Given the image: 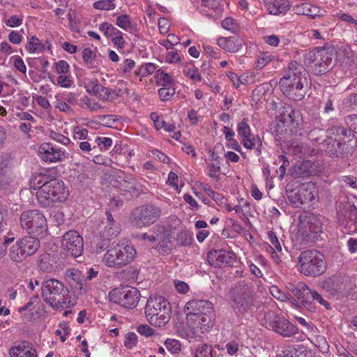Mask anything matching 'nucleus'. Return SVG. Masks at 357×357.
I'll return each instance as SVG.
<instances>
[{
    "mask_svg": "<svg viewBox=\"0 0 357 357\" xmlns=\"http://www.w3.org/2000/svg\"><path fill=\"white\" fill-rule=\"evenodd\" d=\"M309 75L304 67L295 61L289 63L286 74L280 79L279 86L289 99L302 100L310 86Z\"/></svg>",
    "mask_w": 357,
    "mask_h": 357,
    "instance_id": "obj_1",
    "label": "nucleus"
},
{
    "mask_svg": "<svg viewBox=\"0 0 357 357\" xmlns=\"http://www.w3.org/2000/svg\"><path fill=\"white\" fill-rule=\"evenodd\" d=\"M187 324L193 329L207 330L213 325L214 310L206 300H190L185 306Z\"/></svg>",
    "mask_w": 357,
    "mask_h": 357,
    "instance_id": "obj_2",
    "label": "nucleus"
},
{
    "mask_svg": "<svg viewBox=\"0 0 357 357\" xmlns=\"http://www.w3.org/2000/svg\"><path fill=\"white\" fill-rule=\"evenodd\" d=\"M40 290L44 301L54 309L61 310L71 306L68 289L61 281L54 278L45 279L41 284Z\"/></svg>",
    "mask_w": 357,
    "mask_h": 357,
    "instance_id": "obj_3",
    "label": "nucleus"
},
{
    "mask_svg": "<svg viewBox=\"0 0 357 357\" xmlns=\"http://www.w3.org/2000/svg\"><path fill=\"white\" fill-rule=\"evenodd\" d=\"M230 298L236 314L245 315L250 312L255 305L256 295L254 286L245 281L239 282L231 289Z\"/></svg>",
    "mask_w": 357,
    "mask_h": 357,
    "instance_id": "obj_4",
    "label": "nucleus"
},
{
    "mask_svg": "<svg viewBox=\"0 0 357 357\" xmlns=\"http://www.w3.org/2000/svg\"><path fill=\"white\" fill-rule=\"evenodd\" d=\"M145 314L151 325L156 327L164 326L169 321L172 316L171 305L162 296H151L145 307Z\"/></svg>",
    "mask_w": 357,
    "mask_h": 357,
    "instance_id": "obj_5",
    "label": "nucleus"
},
{
    "mask_svg": "<svg viewBox=\"0 0 357 357\" xmlns=\"http://www.w3.org/2000/svg\"><path fill=\"white\" fill-rule=\"evenodd\" d=\"M136 255L133 245L113 242L104 255L102 261L110 268H121L134 261Z\"/></svg>",
    "mask_w": 357,
    "mask_h": 357,
    "instance_id": "obj_6",
    "label": "nucleus"
},
{
    "mask_svg": "<svg viewBox=\"0 0 357 357\" xmlns=\"http://www.w3.org/2000/svg\"><path fill=\"white\" fill-rule=\"evenodd\" d=\"M69 196V190L64 182L54 178L36 192L38 204L42 207H51L56 202H63Z\"/></svg>",
    "mask_w": 357,
    "mask_h": 357,
    "instance_id": "obj_7",
    "label": "nucleus"
},
{
    "mask_svg": "<svg viewBox=\"0 0 357 357\" xmlns=\"http://www.w3.org/2000/svg\"><path fill=\"white\" fill-rule=\"evenodd\" d=\"M298 264L300 273L308 277H318L326 270L324 256L317 250L301 252L298 257Z\"/></svg>",
    "mask_w": 357,
    "mask_h": 357,
    "instance_id": "obj_8",
    "label": "nucleus"
},
{
    "mask_svg": "<svg viewBox=\"0 0 357 357\" xmlns=\"http://www.w3.org/2000/svg\"><path fill=\"white\" fill-rule=\"evenodd\" d=\"M332 50L330 48L316 47L304 55V63L314 75L326 74L331 68Z\"/></svg>",
    "mask_w": 357,
    "mask_h": 357,
    "instance_id": "obj_9",
    "label": "nucleus"
},
{
    "mask_svg": "<svg viewBox=\"0 0 357 357\" xmlns=\"http://www.w3.org/2000/svg\"><path fill=\"white\" fill-rule=\"evenodd\" d=\"M40 247V241L35 237L27 236L19 238L9 250V257L15 262H22L26 257L33 255Z\"/></svg>",
    "mask_w": 357,
    "mask_h": 357,
    "instance_id": "obj_10",
    "label": "nucleus"
},
{
    "mask_svg": "<svg viewBox=\"0 0 357 357\" xmlns=\"http://www.w3.org/2000/svg\"><path fill=\"white\" fill-rule=\"evenodd\" d=\"M20 222L21 227L29 234L39 236L47 232V220L44 215L37 209L23 211L20 215Z\"/></svg>",
    "mask_w": 357,
    "mask_h": 357,
    "instance_id": "obj_11",
    "label": "nucleus"
},
{
    "mask_svg": "<svg viewBox=\"0 0 357 357\" xmlns=\"http://www.w3.org/2000/svg\"><path fill=\"white\" fill-rule=\"evenodd\" d=\"M161 215L160 208L153 204H144L136 208L132 213L130 222L137 229L155 223Z\"/></svg>",
    "mask_w": 357,
    "mask_h": 357,
    "instance_id": "obj_12",
    "label": "nucleus"
},
{
    "mask_svg": "<svg viewBox=\"0 0 357 357\" xmlns=\"http://www.w3.org/2000/svg\"><path fill=\"white\" fill-rule=\"evenodd\" d=\"M140 296L139 291L137 288L132 287L114 289L109 293L110 301L128 309L134 308L137 306Z\"/></svg>",
    "mask_w": 357,
    "mask_h": 357,
    "instance_id": "obj_13",
    "label": "nucleus"
},
{
    "mask_svg": "<svg viewBox=\"0 0 357 357\" xmlns=\"http://www.w3.org/2000/svg\"><path fill=\"white\" fill-rule=\"evenodd\" d=\"M337 220L349 234L357 231V208L351 202L341 203L337 207Z\"/></svg>",
    "mask_w": 357,
    "mask_h": 357,
    "instance_id": "obj_14",
    "label": "nucleus"
},
{
    "mask_svg": "<svg viewBox=\"0 0 357 357\" xmlns=\"http://www.w3.org/2000/svg\"><path fill=\"white\" fill-rule=\"evenodd\" d=\"M265 318L268 326L283 337H290L298 333V328L295 325L274 312H268Z\"/></svg>",
    "mask_w": 357,
    "mask_h": 357,
    "instance_id": "obj_15",
    "label": "nucleus"
},
{
    "mask_svg": "<svg viewBox=\"0 0 357 357\" xmlns=\"http://www.w3.org/2000/svg\"><path fill=\"white\" fill-rule=\"evenodd\" d=\"M207 261L215 268L232 266L236 263V255L232 251L226 250H211L207 254Z\"/></svg>",
    "mask_w": 357,
    "mask_h": 357,
    "instance_id": "obj_16",
    "label": "nucleus"
},
{
    "mask_svg": "<svg viewBox=\"0 0 357 357\" xmlns=\"http://www.w3.org/2000/svg\"><path fill=\"white\" fill-rule=\"evenodd\" d=\"M62 246L73 257H78L84 250L83 238L77 231L70 230L63 236Z\"/></svg>",
    "mask_w": 357,
    "mask_h": 357,
    "instance_id": "obj_17",
    "label": "nucleus"
},
{
    "mask_svg": "<svg viewBox=\"0 0 357 357\" xmlns=\"http://www.w3.org/2000/svg\"><path fill=\"white\" fill-rule=\"evenodd\" d=\"M298 231L305 236L310 234H318L322 231L323 224L320 218L313 213L299 216L298 225Z\"/></svg>",
    "mask_w": 357,
    "mask_h": 357,
    "instance_id": "obj_18",
    "label": "nucleus"
},
{
    "mask_svg": "<svg viewBox=\"0 0 357 357\" xmlns=\"http://www.w3.org/2000/svg\"><path fill=\"white\" fill-rule=\"evenodd\" d=\"M151 231H154L155 241H158V250L160 253L169 252L172 250V230L160 225H155Z\"/></svg>",
    "mask_w": 357,
    "mask_h": 357,
    "instance_id": "obj_19",
    "label": "nucleus"
},
{
    "mask_svg": "<svg viewBox=\"0 0 357 357\" xmlns=\"http://www.w3.org/2000/svg\"><path fill=\"white\" fill-rule=\"evenodd\" d=\"M287 289L291 292L305 307H310L312 291L304 282H294L287 284Z\"/></svg>",
    "mask_w": 357,
    "mask_h": 357,
    "instance_id": "obj_20",
    "label": "nucleus"
},
{
    "mask_svg": "<svg viewBox=\"0 0 357 357\" xmlns=\"http://www.w3.org/2000/svg\"><path fill=\"white\" fill-rule=\"evenodd\" d=\"M289 202L296 207L307 204L314 198L313 191L309 185H303L300 188L291 190L287 195Z\"/></svg>",
    "mask_w": 357,
    "mask_h": 357,
    "instance_id": "obj_21",
    "label": "nucleus"
},
{
    "mask_svg": "<svg viewBox=\"0 0 357 357\" xmlns=\"http://www.w3.org/2000/svg\"><path fill=\"white\" fill-rule=\"evenodd\" d=\"M103 227L100 230V238L109 240L118 236L121 231V227L115 221L109 212L106 213V220L102 222Z\"/></svg>",
    "mask_w": 357,
    "mask_h": 357,
    "instance_id": "obj_22",
    "label": "nucleus"
},
{
    "mask_svg": "<svg viewBox=\"0 0 357 357\" xmlns=\"http://www.w3.org/2000/svg\"><path fill=\"white\" fill-rule=\"evenodd\" d=\"M39 153L43 160L48 162L62 161L65 158V153L56 149L50 144H43L39 148Z\"/></svg>",
    "mask_w": 357,
    "mask_h": 357,
    "instance_id": "obj_23",
    "label": "nucleus"
},
{
    "mask_svg": "<svg viewBox=\"0 0 357 357\" xmlns=\"http://www.w3.org/2000/svg\"><path fill=\"white\" fill-rule=\"evenodd\" d=\"M66 275L71 286H74L75 288L79 289L82 294H86L88 291L89 287L86 284V279H85V275L82 274V271L78 269L68 270Z\"/></svg>",
    "mask_w": 357,
    "mask_h": 357,
    "instance_id": "obj_24",
    "label": "nucleus"
},
{
    "mask_svg": "<svg viewBox=\"0 0 357 357\" xmlns=\"http://www.w3.org/2000/svg\"><path fill=\"white\" fill-rule=\"evenodd\" d=\"M10 357H37L36 349L30 343L23 341L9 349Z\"/></svg>",
    "mask_w": 357,
    "mask_h": 357,
    "instance_id": "obj_25",
    "label": "nucleus"
},
{
    "mask_svg": "<svg viewBox=\"0 0 357 357\" xmlns=\"http://www.w3.org/2000/svg\"><path fill=\"white\" fill-rule=\"evenodd\" d=\"M218 45L229 52H237L243 45V40L238 36L221 37L218 39Z\"/></svg>",
    "mask_w": 357,
    "mask_h": 357,
    "instance_id": "obj_26",
    "label": "nucleus"
},
{
    "mask_svg": "<svg viewBox=\"0 0 357 357\" xmlns=\"http://www.w3.org/2000/svg\"><path fill=\"white\" fill-rule=\"evenodd\" d=\"M13 173L8 161L0 160V190H7L13 182Z\"/></svg>",
    "mask_w": 357,
    "mask_h": 357,
    "instance_id": "obj_27",
    "label": "nucleus"
},
{
    "mask_svg": "<svg viewBox=\"0 0 357 357\" xmlns=\"http://www.w3.org/2000/svg\"><path fill=\"white\" fill-rule=\"evenodd\" d=\"M300 121V112L296 111L290 105L283 107V109L280 116V121L284 126H291L294 127V124L298 125Z\"/></svg>",
    "mask_w": 357,
    "mask_h": 357,
    "instance_id": "obj_28",
    "label": "nucleus"
},
{
    "mask_svg": "<svg viewBox=\"0 0 357 357\" xmlns=\"http://www.w3.org/2000/svg\"><path fill=\"white\" fill-rule=\"evenodd\" d=\"M265 5L269 13L274 15L285 14L290 9V5L287 0L267 1Z\"/></svg>",
    "mask_w": 357,
    "mask_h": 357,
    "instance_id": "obj_29",
    "label": "nucleus"
},
{
    "mask_svg": "<svg viewBox=\"0 0 357 357\" xmlns=\"http://www.w3.org/2000/svg\"><path fill=\"white\" fill-rule=\"evenodd\" d=\"M320 9L309 3H303L296 7V13L298 15H303L314 19L316 17L321 16Z\"/></svg>",
    "mask_w": 357,
    "mask_h": 357,
    "instance_id": "obj_30",
    "label": "nucleus"
},
{
    "mask_svg": "<svg viewBox=\"0 0 357 357\" xmlns=\"http://www.w3.org/2000/svg\"><path fill=\"white\" fill-rule=\"evenodd\" d=\"M312 163L310 160H305L294 167V176L296 178H307L312 174Z\"/></svg>",
    "mask_w": 357,
    "mask_h": 357,
    "instance_id": "obj_31",
    "label": "nucleus"
},
{
    "mask_svg": "<svg viewBox=\"0 0 357 357\" xmlns=\"http://www.w3.org/2000/svg\"><path fill=\"white\" fill-rule=\"evenodd\" d=\"M345 142L337 141L336 138L329 139L326 151L331 156L340 157L344 154Z\"/></svg>",
    "mask_w": 357,
    "mask_h": 357,
    "instance_id": "obj_32",
    "label": "nucleus"
},
{
    "mask_svg": "<svg viewBox=\"0 0 357 357\" xmlns=\"http://www.w3.org/2000/svg\"><path fill=\"white\" fill-rule=\"evenodd\" d=\"M312 151L304 143L291 142L289 144V152L300 158L311 155Z\"/></svg>",
    "mask_w": 357,
    "mask_h": 357,
    "instance_id": "obj_33",
    "label": "nucleus"
},
{
    "mask_svg": "<svg viewBox=\"0 0 357 357\" xmlns=\"http://www.w3.org/2000/svg\"><path fill=\"white\" fill-rule=\"evenodd\" d=\"M51 179L52 178L48 174H37L31 177L30 185L32 188L38 190L37 192H40L42 188L45 187L46 184H49Z\"/></svg>",
    "mask_w": 357,
    "mask_h": 357,
    "instance_id": "obj_34",
    "label": "nucleus"
},
{
    "mask_svg": "<svg viewBox=\"0 0 357 357\" xmlns=\"http://www.w3.org/2000/svg\"><path fill=\"white\" fill-rule=\"evenodd\" d=\"M93 96L98 97L100 100L107 101L109 100L114 99V97L118 96L119 94L116 93L115 90H110L99 84L96 86V92Z\"/></svg>",
    "mask_w": 357,
    "mask_h": 357,
    "instance_id": "obj_35",
    "label": "nucleus"
},
{
    "mask_svg": "<svg viewBox=\"0 0 357 357\" xmlns=\"http://www.w3.org/2000/svg\"><path fill=\"white\" fill-rule=\"evenodd\" d=\"M328 132L331 137H334L337 141L344 140L345 138L351 135V130L341 126H333L328 129ZM333 138V137H331Z\"/></svg>",
    "mask_w": 357,
    "mask_h": 357,
    "instance_id": "obj_36",
    "label": "nucleus"
},
{
    "mask_svg": "<svg viewBox=\"0 0 357 357\" xmlns=\"http://www.w3.org/2000/svg\"><path fill=\"white\" fill-rule=\"evenodd\" d=\"M243 144L248 149H255L256 155L259 156L261 153L262 142L257 137H248L243 138Z\"/></svg>",
    "mask_w": 357,
    "mask_h": 357,
    "instance_id": "obj_37",
    "label": "nucleus"
},
{
    "mask_svg": "<svg viewBox=\"0 0 357 357\" xmlns=\"http://www.w3.org/2000/svg\"><path fill=\"white\" fill-rule=\"evenodd\" d=\"M47 44H49L47 41ZM46 48L50 49V45H47L45 43H41L40 40L35 36L30 38L29 41L26 45V49L30 53L43 52Z\"/></svg>",
    "mask_w": 357,
    "mask_h": 357,
    "instance_id": "obj_38",
    "label": "nucleus"
},
{
    "mask_svg": "<svg viewBox=\"0 0 357 357\" xmlns=\"http://www.w3.org/2000/svg\"><path fill=\"white\" fill-rule=\"evenodd\" d=\"M78 105L81 108L84 109H88L91 112L96 111L98 109L102 108V107L98 102L87 96H84L79 100Z\"/></svg>",
    "mask_w": 357,
    "mask_h": 357,
    "instance_id": "obj_39",
    "label": "nucleus"
},
{
    "mask_svg": "<svg viewBox=\"0 0 357 357\" xmlns=\"http://www.w3.org/2000/svg\"><path fill=\"white\" fill-rule=\"evenodd\" d=\"M151 118L153 121L155 127L158 130L160 128H164V130L167 132H172L174 131L175 129V126L173 124L166 123L155 112L151 113Z\"/></svg>",
    "mask_w": 357,
    "mask_h": 357,
    "instance_id": "obj_40",
    "label": "nucleus"
},
{
    "mask_svg": "<svg viewBox=\"0 0 357 357\" xmlns=\"http://www.w3.org/2000/svg\"><path fill=\"white\" fill-rule=\"evenodd\" d=\"M116 24L126 31H134L136 29V25L131 22L130 17L126 14L119 16Z\"/></svg>",
    "mask_w": 357,
    "mask_h": 357,
    "instance_id": "obj_41",
    "label": "nucleus"
},
{
    "mask_svg": "<svg viewBox=\"0 0 357 357\" xmlns=\"http://www.w3.org/2000/svg\"><path fill=\"white\" fill-rule=\"evenodd\" d=\"M155 78L157 79V84L162 86H172L173 82L172 76L161 69L156 70Z\"/></svg>",
    "mask_w": 357,
    "mask_h": 357,
    "instance_id": "obj_42",
    "label": "nucleus"
},
{
    "mask_svg": "<svg viewBox=\"0 0 357 357\" xmlns=\"http://www.w3.org/2000/svg\"><path fill=\"white\" fill-rule=\"evenodd\" d=\"M222 26L233 33L237 34L241 31V26L232 17H227L222 21Z\"/></svg>",
    "mask_w": 357,
    "mask_h": 357,
    "instance_id": "obj_43",
    "label": "nucleus"
},
{
    "mask_svg": "<svg viewBox=\"0 0 357 357\" xmlns=\"http://www.w3.org/2000/svg\"><path fill=\"white\" fill-rule=\"evenodd\" d=\"M115 0H100L95 1L93 6L95 9L100 10H112L116 8Z\"/></svg>",
    "mask_w": 357,
    "mask_h": 357,
    "instance_id": "obj_44",
    "label": "nucleus"
},
{
    "mask_svg": "<svg viewBox=\"0 0 357 357\" xmlns=\"http://www.w3.org/2000/svg\"><path fill=\"white\" fill-rule=\"evenodd\" d=\"M274 59V56L267 52H262L258 56L257 60L255 62V66L256 69H262L266 64L271 62Z\"/></svg>",
    "mask_w": 357,
    "mask_h": 357,
    "instance_id": "obj_45",
    "label": "nucleus"
},
{
    "mask_svg": "<svg viewBox=\"0 0 357 357\" xmlns=\"http://www.w3.org/2000/svg\"><path fill=\"white\" fill-rule=\"evenodd\" d=\"M155 70L156 66L154 63H147L145 65L141 66L140 68L135 71V74L140 77H144L153 73Z\"/></svg>",
    "mask_w": 357,
    "mask_h": 357,
    "instance_id": "obj_46",
    "label": "nucleus"
},
{
    "mask_svg": "<svg viewBox=\"0 0 357 357\" xmlns=\"http://www.w3.org/2000/svg\"><path fill=\"white\" fill-rule=\"evenodd\" d=\"M314 344L318 349L323 354H326L329 351V345L323 335H317L314 337Z\"/></svg>",
    "mask_w": 357,
    "mask_h": 357,
    "instance_id": "obj_47",
    "label": "nucleus"
},
{
    "mask_svg": "<svg viewBox=\"0 0 357 357\" xmlns=\"http://www.w3.org/2000/svg\"><path fill=\"white\" fill-rule=\"evenodd\" d=\"M237 131L239 135L244 137H252L251 130L248 123V119L244 118L238 124Z\"/></svg>",
    "mask_w": 357,
    "mask_h": 357,
    "instance_id": "obj_48",
    "label": "nucleus"
},
{
    "mask_svg": "<svg viewBox=\"0 0 357 357\" xmlns=\"http://www.w3.org/2000/svg\"><path fill=\"white\" fill-rule=\"evenodd\" d=\"M174 93L175 89L172 87V86H165L158 90V95L162 101L170 100Z\"/></svg>",
    "mask_w": 357,
    "mask_h": 357,
    "instance_id": "obj_49",
    "label": "nucleus"
},
{
    "mask_svg": "<svg viewBox=\"0 0 357 357\" xmlns=\"http://www.w3.org/2000/svg\"><path fill=\"white\" fill-rule=\"evenodd\" d=\"M212 348L206 344H203L197 349L195 357H212Z\"/></svg>",
    "mask_w": 357,
    "mask_h": 357,
    "instance_id": "obj_50",
    "label": "nucleus"
},
{
    "mask_svg": "<svg viewBox=\"0 0 357 357\" xmlns=\"http://www.w3.org/2000/svg\"><path fill=\"white\" fill-rule=\"evenodd\" d=\"M96 54L90 49V48H84L82 51V59L84 62L89 67H93V63L94 59H96Z\"/></svg>",
    "mask_w": 357,
    "mask_h": 357,
    "instance_id": "obj_51",
    "label": "nucleus"
},
{
    "mask_svg": "<svg viewBox=\"0 0 357 357\" xmlns=\"http://www.w3.org/2000/svg\"><path fill=\"white\" fill-rule=\"evenodd\" d=\"M99 30L103 32L105 36L111 37L114 36L115 33H118L119 29L111 24L104 22L99 25Z\"/></svg>",
    "mask_w": 357,
    "mask_h": 357,
    "instance_id": "obj_52",
    "label": "nucleus"
},
{
    "mask_svg": "<svg viewBox=\"0 0 357 357\" xmlns=\"http://www.w3.org/2000/svg\"><path fill=\"white\" fill-rule=\"evenodd\" d=\"M110 241L108 238H100L98 241L96 243V245L94 247L95 251L96 253H101L110 248L112 244L110 243Z\"/></svg>",
    "mask_w": 357,
    "mask_h": 357,
    "instance_id": "obj_53",
    "label": "nucleus"
},
{
    "mask_svg": "<svg viewBox=\"0 0 357 357\" xmlns=\"http://www.w3.org/2000/svg\"><path fill=\"white\" fill-rule=\"evenodd\" d=\"M167 349L172 354H178L181 351V344L175 339H167L165 342Z\"/></svg>",
    "mask_w": 357,
    "mask_h": 357,
    "instance_id": "obj_54",
    "label": "nucleus"
},
{
    "mask_svg": "<svg viewBox=\"0 0 357 357\" xmlns=\"http://www.w3.org/2000/svg\"><path fill=\"white\" fill-rule=\"evenodd\" d=\"M267 236H268V241L271 242V243L273 245L272 247L275 248L274 250H275L278 252H282V248L281 244L278 240V238L276 236L275 232H273V231H269L267 233Z\"/></svg>",
    "mask_w": 357,
    "mask_h": 357,
    "instance_id": "obj_55",
    "label": "nucleus"
},
{
    "mask_svg": "<svg viewBox=\"0 0 357 357\" xmlns=\"http://www.w3.org/2000/svg\"><path fill=\"white\" fill-rule=\"evenodd\" d=\"M204 6L208 7L209 8L214 10L216 14L222 13L223 8L220 4L219 0H210L203 3Z\"/></svg>",
    "mask_w": 357,
    "mask_h": 357,
    "instance_id": "obj_56",
    "label": "nucleus"
},
{
    "mask_svg": "<svg viewBox=\"0 0 357 357\" xmlns=\"http://www.w3.org/2000/svg\"><path fill=\"white\" fill-rule=\"evenodd\" d=\"M137 335L135 333H128L125 337L124 346L128 349H132L137 344Z\"/></svg>",
    "mask_w": 357,
    "mask_h": 357,
    "instance_id": "obj_57",
    "label": "nucleus"
},
{
    "mask_svg": "<svg viewBox=\"0 0 357 357\" xmlns=\"http://www.w3.org/2000/svg\"><path fill=\"white\" fill-rule=\"evenodd\" d=\"M112 41L118 49H123L125 47L126 42L123 37V33L119 30H118V33H115L112 36Z\"/></svg>",
    "mask_w": 357,
    "mask_h": 357,
    "instance_id": "obj_58",
    "label": "nucleus"
},
{
    "mask_svg": "<svg viewBox=\"0 0 357 357\" xmlns=\"http://www.w3.org/2000/svg\"><path fill=\"white\" fill-rule=\"evenodd\" d=\"M56 72L58 74H66L69 72L70 66L67 61L64 60L59 61L55 63Z\"/></svg>",
    "mask_w": 357,
    "mask_h": 357,
    "instance_id": "obj_59",
    "label": "nucleus"
},
{
    "mask_svg": "<svg viewBox=\"0 0 357 357\" xmlns=\"http://www.w3.org/2000/svg\"><path fill=\"white\" fill-rule=\"evenodd\" d=\"M347 125L350 128L351 132L353 131L357 133V114L349 115L346 117Z\"/></svg>",
    "mask_w": 357,
    "mask_h": 357,
    "instance_id": "obj_60",
    "label": "nucleus"
},
{
    "mask_svg": "<svg viewBox=\"0 0 357 357\" xmlns=\"http://www.w3.org/2000/svg\"><path fill=\"white\" fill-rule=\"evenodd\" d=\"M135 66V62L132 60L127 59L120 66V70L123 75H126L131 71Z\"/></svg>",
    "mask_w": 357,
    "mask_h": 357,
    "instance_id": "obj_61",
    "label": "nucleus"
},
{
    "mask_svg": "<svg viewBox=\"0 0 357 357\" xmlns=\"http://www.w3.org/2000/svg\"><path fill=\"white\" fill-rule=\"evenodd\" d=\"M88 135V130L86 128H81L76 126L73 129V137L75 139H85Z\"/></svg>",
    "mask_w": 357,
    "mask_h": 357,
    "instance_id": "obj_62",
    "label": "nucleus"
},
{
    "mask_svg": "<svg viewBox=\"0 0 357 357\" xmlns=\"http://www.w3.org/2000/svg\"><path fill=\"white\" fill-rule=\"evenodd\" d=\"M57 83L62 87L69 88L73 84V80L70 76L64 74L57 77Z\"/></svg>",
    "mask_w": 357,
    "mask_h": 357,
    "instance_id": "obj_63",
    "label": "nucleus"
},
{
    "mask_svg": "<svg viewBox=\"0 0 357 357\" xmlns=\"http://www.w3.org/2000/svg\"><path fill=\"white\" fill-rule=\"evenodd\" d=\"M98 118L101 121L102 124L107 127H112L116 121L114 115H100Z\"/></svg>",
    "mask_w": 357,
    "mask_h": 357,
    "instance_id": "obj_64",
    "label": "nucleus"
}]
</instances>
